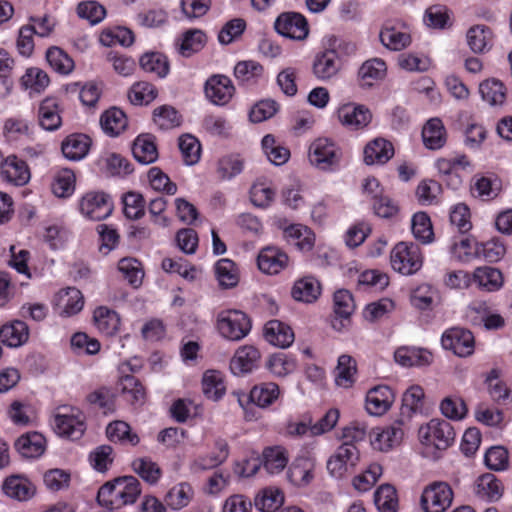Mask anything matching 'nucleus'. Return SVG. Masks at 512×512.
I'll use <instances>...</instances> for the list:
<instances>
[{"label":"nucleus","mask_w":512,"mask_h":512,"mask_svg":"<svg viewBox=\"0 0 512 512\" xmlns=\"http://www.w3.org/2000/svg\"><path fill=\"white\" fill-rule=\"evenodd\" d=\"M260 359V351L255 346H241L230 360V370L234 375L250 373L259 366Z\"/></svg>","instance_id":"f8f14e48"},{"label":"nucleus","mask_w":512,"mask_h":512,"mask_svg":"<svg viewBox=\"0 0 512 512\" xmlns=\"http://www.w3.org/2000/svg\"><path fill=\"white\" fill-rule=\"evenodd\" d=\"M2 490L5 495L18 501H27L35 493L33 484L18 475L7 477L3 482Z\"/></svg>","instance_id":"a878e982"},{"label":"nucleus","mask_w":512,"mask_h":512,"mask_svg":"<svg viewBox=\"0 0 512 512\" xmlns=\"http://www.w3.org/2000/svg\"><path fill=\"white\" fill-rule=\"evenodd\" d=\"M261 462L269 474H278L287 466V451L281 446L268 447L262 453Z\"/></svg>","instance_id":"58836bf2"},{"label":"nucleus","mask_w":512,"mask_h":512,"mask_svg":"<svg viewBox=\"0 0 512 512\" xmlns=\"http://www.w3.org/2000/svg\"><path fill=\"white\" fill-rule=\"evenodd\" d=\"M340 148L328 138H318L309 147L310 163L323 171H330L339 165Z\"/></svg>","instance_id":"39448f33"},{"label":"nucleus","mask_w":512,"mask_h":512,"mask_svg":"<svg viewBox=\"0 0 512 512\" xmlns=\"http://www.w3.org/2000/svg\"><path fill=\"white\" fill-rule=\"evenodd\" d=\"M341 68L338 53L333 49L317 54L313 61V74L321 81L335 77Z\"/></svg>","instance_id":"4468645a"},{"label":"nucleus","mask_w":512,"mask_h":512,"mask_svg":"<svg viewBox=\"0 0 512 512\" xmlns=\"http://www.w3.org/2000/svg\"><path fill=\"white\" fill-rule=\"evenodd\" d=\"M379 37L385 47L394 51H400L411 43V36L408 33L399 31L391 26H385L380 31Z\"/></svg>","instance_id":"8fccbe9b"},{"label":"nucleus","mask_w":512,"mask_h":512,"mask_svg":"<svg viewBox=\"0 0 512 512\" xmlns=\"http://www.w3.org/2000/svg\"><path fill=\"white\" fill-rule=\"evenodd\" d=\"M206 98L214 105L224 106L230 102L235 94V87L231 79L222 74L210 76L204 85Z\"/></svg>","instance_id":"9b49d317"},{"label":"nucleus","mask_w":512,"mask_h":512,"mask_svg":"<svg viewBox=\"0 0 512 512\" xmlns=\"http://www.w3.org/2000/svg\"><path fill=\"white\" fill-rule=\"evenodd\" d=\"M360 458L358 448L340 445L327 461V470L335 478H342L351 473Z\"/></svg>","instance_id":"1a4fd4ad"},{"label":"nucleus","mask_w":512,"mask_h":512,"mask_svg":"<svg viewBox=\"0 0 512 512\" xmlns=\"http://www.w3.org/2000/svg\"><path fill=\"white\" fill-rule=\"evenodd\" d=\"M29 339L28 325L20 320H15L0 328V341L11 348L24 345Z\"/></svg>","instance_id":"4be33fe9"},{"label":"nucleus","mask_w":512,"mask_h":512,"mask_svg":"<svg viewBox=\"0 0 512 512\" xmlns=\"http://www.w3.org/2000/svg\"><path fill=\"white\" fill-rule=\"evenodd\" d=\"M120 390L128 402L133 406H141L145 403L146 392L141 382L133 375H125L119 382Z\"/></svg>","instance_id":"a19ab883"},{"label":"nucleus","mask_w":512,"mask_h":512,"mask_svg":"<svg viewBox=\"0 0 512 512\" xmlns=\"http://www.w3.org/2000/svg\"><path fill=\"white\" fill-rule=\"evenodd\" d=\"M424 145L431 150L440 149L446 143V131L439 118H432L422 129Z\"/></svg>","instance_id":"2f4dec72"},{"label":"nucleus","mask_w":512,"mask_h":512,"mask_svg":"<svg viewBox=\"0 0 512 512\" xmlns=\"http://www.w3.org/2000/svg\"><path fill=\"white\" fill-rule=\"evenodd\" d=\"M394 357L397 363L406 367L428 365L432 360L429 351L414 347H400L395 351Z\"/></svg>","instance_id":"c9c22d12"},{"label":"nucleus","mask_w":512,"mask_h":512,"mask_svg":"<svg viewBox=\"0 0 512 512\" xmlns=\"http://www.w3.org/2000/svg\"><path fill=\"white\" fill-rule=\"evenodd\" d=\"M282 234L288 244L303 252L310 251L315 243L314 233L302 224L287 225L283 227Z\"/></svg>","instance_id":"f3484780"},{"label":"nucleus","mask_w":512,"mask_h":512,"mask_svg":"<svg viewBox=\"0 0 512 512\" xmlns=\"http://www.w3.org/2000/svg\"><path fill=\"white\" fill-rule=\"evenodd\" d=\"M284 497L279 489L265 488L255 497V507L261 512H275L283 504Z\"/></svg>","instance_id":"3c124183"},{"label":"nucleus","mask_w":512,"mask_h":512,"mask_svg":"<svg viewBox=\"0 0 512 512\" xmlns=\"http://www.w3.org/2000/svg\"><path fill=\"white\" fill-rule=\"evenodd\" d=\"M40 126L47 131L57 130L62 123L58 102L54 98L44 99L38 109Z\"/></svg>","instance_id":"cd10ccee"},{"label":"nucleus","mask_w":512,"mask_h":512,"mask_svg":"<svg viewBox=\"0 0 512 512\" xmlns=\"http://www.w3.org/2000/svg\"><path fill=\"white\" fill-rule=\"evenodd\" d=\"M44 437L39 433L22 435L15 441V448L26 458L40 456L44 452Z\"/></svg>","instance_id":"79ce46f5"},{"label":"nucleus","mask_w":512,"mask_h":512,"mask_svg":"<svg viewBox=\"0 0 512 512\" xmlns=\"http://www.w3.org/2000/svg\"><path fill=\"white\" fill-rule=\"evenodd\" d=\"M193 497V489L190 484L182 482L172 487L166 494L165 501L173 510L186 507Z\"/></svg>","instance_id":"09e8293b"},{"label":"nucleus","mask_w":512,"mask_h":512,"mask_svg":"<svg viewBox=\"0 0 512 512\" xmlns=\"http://www.w3.org/2000/svg\"><path fill=\"white\" fill-rule=\"evenodd\" d=\"M46 60L59 74L68 75L74 69L73 59L59 47H50L46 52Z\"/></svg>","instance_id":"603ef678"},{"label":"nucleus","mask_w":512,"mask_h":512,"mask_svg":"<svg viewBox=\"0 0 512 512\" xmlns=\"http://www.w3.org/2000/svg\"><path fill=\"white\" fill-rule=\"evenodd\" d=\"M79 208L86 218L101 221L112 213L113 202L104 192H88L81 198Z\"/></svg>","instance_id":"6e6552de"},{"label":"nucleus","mask_w":512,"mask_h":512,"mask_svg":"<svg viewBox=\"0 0 512 512\" xmlns=\"http://www.w3.org/2000/svg\"><path fill=\"white\" fill-rule=\"evenodd\" d=\"M116 494L120 500V507L133 504L141 494L140 482L134 476L117 478Z\"/></svg>","instance_id":"37998d69"},{"label":"nucleus","mask_w":512,"mask_h":512,"mask_svg":"<svg viewBox=\"0 0 512 512\" xmlns=\"http://www.w3.org/2000/svg\"><path fill=\"white\" fill-rule=\"evenodd\" d=\"M132 468L136 474L151 485L156 484L162 475V471L158 464L148 457L135 459L132 462Z\"/></svg>","instance_id":"6e6d98bb"},{"label":"nucleus","mask_w":512,"mask_h":512,"mask_svg":"<svg viewBox=\"0 0 512 512\" xmlns=\"http://www.w3.org/2000/svg\"><path fill=\"white\" fill-rule=\"evenodd\" d=\"M257 262L264 273L277 274L287 266L288 256L276 247H266L260 251Z\"/></svg>","instance_id":"412c9836"},{"label":"nucleus","mask_w":512,"mask_h":512,"mask_svg":"<svg viewBox=\"0 0 512 512\" xmlns=\"http://www.w3.org/2000/svg\"><path fill=\"white\" fill-rule=\"evenodd\" d=\"M390 262L394 271L409 276L421 269L423 254L418 245L411 242H399L391 251Z\"/></svg>","instance_id":"f257e3e1"},{"label":"nucleus","mask_w":512,"mask_h":512,"mask_svg":"<svg viewBox=\"0 0 512 512\" xmlns=\"http://www.w3.org/2000/svg\"><path fill=\"white\" fill-rule=\"evenodd\" d=\"M127 117L119 108L112 107L100 117V125L105 134L115 137L120 135L127 127Z\"/></svg>","instance_id":"473e14b6"},{"label":"nucleus","mask_w":512,"mask_h":512,"mask_svg":"<svg viewBox=\"0 0 512 512\" xmlns=\"http://www.w3.org/2000/svg\"><path fill=\"white\" fill-rule=\"evenodd\" d=\"M52 426L59 436L77 440L86 430L85 416L76 407L62 406L57 409Z\"/></svg>","instance_id":"f03ea898"},{"label":"nucleus","mask_w":512,"mask_h":512,"mask_svg":"<svg viewBox=\"0 0 512 512\" xmlns=\"http://www.w3.org/2000/svg\"><path fill=\"white\" fill-rule=\"evenodd\" d=\"M263 66L253 60L238 62L234 68L236 79L242 83L255 81L263 75Z\"/></svg>","instance_id":"338daca9"},{"label":"nucleus","mask_w":512,"mask_h":512,"mask_svg":"<svg viewBox=\"0 0 512 512\" xmlns=\"http://www.w3.org/2000/svg\"><path fill=\"white\" fill-rule=\"evenodd\" d=\"M91 139L85 134H72L62 143L63 155L73 161L83 159L89 152Z\"/></svg>","instance_id":"c85d7f7f"},{"label":"nucleus","mask_w":512,"mask_h":512,"mask_svg":"<svg viewBox=\"0 0 512 512\" xmlns=\"http://www.w3.org/2000/svg\"><path fill=\"white\" fill-rule=\"evenodd\" d=\"M356 361L350 355H341L336 368V383L342 387H350L355 380Z\"/></svg>","instance_id":"052dcab7"},{"label":"nucleus","mask_w":512,"mask_h":512,"mask_svg":"<svg viewBox=\"0 0 512 512\" xmlns=\"http://www.w3.org/2000/svg\"><path fill=\"white\" fill-rule=\"evenodd\" d=\"M445 350L452 351L458 357H468L474 353L475 340L471 331L461 327L447 329L441 337Z\"/></svg>","instance_id":"0eeeda50"},{"label":"nucleus","mask_w":512,"mask_h":512,"mask_svg":"<svg viewBox=\"0 0 512 512\" xmlns=\"http://www.w3.org/2000/svg\"><path fill=\"white\" fill-rule=\"evenodd\" d=\"M411 229L414 237L423 244H428L433 241V228L430 218L426 213L418 212L413 215Z\"/></svg>","instance_id":"bf43d9fd"},{"label":"nucleus","mask_w":512,"mask_h":512,"mask_svg":"<svg viewBox=\"0 0 512 512\" xmlns=\"http://www.w3.org/2000/svg\"><path fill=\"white\" fill-rule=\"evenodd\" d=\"M339 121L350 128L358 129L367 126L372 118L371 112L363 105L348 103L338 109Z\"/></svg>","instance_id":"dca6fc26"},{"label":"nucleus","mask_w":512,"mask_h":512,"mask_svg":"<svg viewBox=\"0 0 512 512\" xmlns=\"http://www.w3.org/2000/svg\"><path fill=\"white\" fill-rule=\"evenodd\" d=\"M106 434L112 442L129 443L133 446L139 443L137 434L132 433L129 424L124 421H114L106 428Z\"/></svg>","instance_id":"13d9d810"},{"label":"nucleus","mask_w":512,"mask_h":512,"mask_svg":"<svg viewBox=\"0 0 512 512\" xmlns=\"http://www.w3.org/2000/svg\"><path fill=\"white\" fill-rule=\"evenodd\" d=\"M245 160L239 154H228L218 159L216 163V177L219 181H230L244 169Z\"/></svg>","instance_id":"bb28decb"},{"label":"nucleus","mask_w":512,"mask_h":512,"mask_svg":"<svg viewBox=\"0 0 512 512\" xmlns=\"http://www.w3.org/2000/svg\"><path fill=\"white\" fill-rule=\"evenodd\" d=\"M215 274L220 286L224 288H232L239 282L238 269L230 259L218 260L215 264Z\"/></svg>","instance_id":"de8ad7c7"},{"label":"nucleus","mask_w":512,"mask_h":512,"mask_svg":"<svg viewBox=\"0 0 512 512\" xmlns=\"http://www.w3.org/2000/svg\"><path fill=\"white\" fill-rule=\"evenodd\" d=\"M128 96L134 105L149 104L156 98L157 90L151 83L141 81L132 85Z\"/></svg>","instance_id":"0e129e2a"},{"label":"nucleus","mask_w":512,"mask_h":512,"mask_svg":"<svg viewBox=\"0 0 512 512\" xmlns=\"http://www.w3.org/2000/svg\"><path fill=\"white\" fill-rule=\"evenodd\" d=\"M467 44L474 53H485L492 47V31L485 25L472 26L467 31Z\"/></svg>","instance_id":"f704fd0d"},{"label":"nucleus","mask_w":512,"mask_h":512,"mask_svg":"<svg viewBox=\"0 0 512 512\" xmlns=\"http://www.w3.org/2000/svg\"><path fill=\"white\" fill-rule=\"evenodd\" d=\"M223 375L217 370H208L202 378V391L211 400H219L225 393Z\"/></svg>","instance_id":"c03bdc74"},{"label":"nucleus","mask_w":512,"mask_h":512,"mask_svg":"<svg viewBox=\"0 0 512 512\" xmlns=\"http://www.w3.org/2000/svg\"><path fill=\"white\" fill-rule=\"evenodd\" d=\"M52 192L59 198L71 196L75 190V174L70 169H62L56 173L51 184Z\"/></svg>","instance_id":"5fc2aeb1"},{"label":"nucleus","mask_w":512,"mask_h":512,"mask_svg":"<svg viewBox=\"0 0 512 512\" xmlns=\"http://www.w3.org/2000/svg\"><path fill=\"white\" fill-rule=\"evenodd\" d=\"M419 439L426 446L445 450L453 443L455 431L448 421L436 418L420 427Z\"/></svg>","instance_id":"20e7f679"},{"label":"nucleus","mask_w":512,"mask_h":512,"mask_svg":"<svg viewBox=\"0 0 512 512\" xmlns=\"http://www.w3.org/2000/svg\"><path fill=\"white\" fill-rule=\"evenodd\" d=\"M290 481L297 486H305L313 479V464L307 459L296 460L288 471Z\"/></svg>","instance_id":"680f3d73"},{"label":"nucleus","mask_w":512,"mask_h":512,"mask_svg":"<svg viewBox=\"0 0 512 512\" xmlns=\"http://www.w3.org/2000/svg\"><path fill=\"white\" fill-rule=\"evenodd\" d=\"M0 176L11 185L23 186L30 180V171L25 161L16 156H8L3 163Z\"/></svg>","instance_id":"2eb2a0df"},{"label":"nucleus","mask_w":512,"mask_h":512,"mask_svg":"<svg viewBox=\"0 0 512 512\" xmlns=\"http://www.w3.org/2000/svg\"><path fill=\"white\" fill-rule=\"evenodd\" d=\"M479 92L482 99L491 106H501L506 101L507 89L498 79L491 78L481 82Z\"/></svg>","instance_id":"e433bc0d"},{"label":"nucleus","mask_w":512,"mask_h":512,"mask_svg":"<svg viewBox=\"0 0 512 512\" xmlns=\"http://www.w3.org/2000/svg\"><path fill=\"white\" fill-rule=\"evenodd\" d=\"M279 395V386L273 382H266L254 386L250 391L249 399L258 407L266 408L272 405Z\"/></svg>","instance_id":"ea45409f"},{"label":"nucleus","mask_w":512,"mask_h":512,"mask_svg":"<svg viewBox=\"0 0 512 512\" xmlns=\"http://www.w3.org/2000/svg\"><path fill=\"white\" fill-rule=\"evenodd\" d=\"M374 503L379 512H397L399 503L396 489L390 484L381 485L374 493Z\"/></svg>","instance_id":"49530a36"},{"label":"nucleus","mask_w":512,"mask_h":512,"mask_svg":"<svg viewBox=\"0 0 512 512\" xmlns=\"http://www.w3.org/2000/svg\"><path fill=\"white\" fill-rule=\"evenodd\" d=\"M401 426L403 425L399 424L397 420L391 426L382 429H375L373 431V438L371 439V445L373 448L379 451H388L398 445L404 435V431Z\"/></svg>","instance_id":"aec40b11"},{"label":"nucleus","mask_w":512,"mask_h":512,"mask_svg":"<svg viewBox=\"0 0 512 512\" xmlns=\"http://www.w3.org/2000/svg\"><path fill=\"white\" fill-rule=\"evenodd\" d=\"M291 293L295 300L311 303L320 295V284L314 278L306 277L294 284Z\"/></svg>","instance_id":"a18cd8bd"},{"label":"nucleus","mask_w":512,"mask_h":512,"mask_svg":"<svg viewBox=\"0 0 512 512\" xmlns=\"http://www.w3.org/2000/svg\"><path fill=\"white\" fill-rule=\"evenodd\" d=\"M472 283H476L478 288L487 292L499 290L503 285V276L500 270L483 266L474 270L471 275Z\"/></svg>","instance_id":"393cba45"},{"label":"nucleus","mask_w":512,"mask_h":512,"mask_svg":"<svg viewBox=\"0 0 512 512\" xmlns=\"http://www.w3.org/2000/svg\"><path fill=\"white\" fill-rule=\"evenodd\" d=\"M424 395V390L419 385H413L404 392L399 424L405 425L414 414L422 410Z\"/></svg>","instance_id":"6ab92c4d"},{"label":"nucleus","mask_w":512,"mask_h":512,"mask_svg":"<svg viewBox=\"0 0 512 512\" xmlns=\"http://www.w3.org/2000/svg\"><path fill=\"white\" fill-rule=\"evenodd\" d=\"M58 307L63 316H73L79 313L84 306V298L81 291L74 287H69L58 293Z\"/></svg>","instance_id":"c756f323"},{"label":"nucleus","mask_w":512,"mask_h":512,"mask_svg":"<svg viewBox=\"0 0 512 512\" xmlns=\"http://www.w3.org/2000/svg\"><path fill=\"white\" fill-rule=\"evenodd\" d=\"M134 158L141 164H151L158 158L154 137L150 134L139 135L132 146Z\"/></svg>","instance_id":"7c9ffc66"},{"label":"nucleus","mask_w":512,"mask_h":512,"mask_svg":"<svg viewBox=\"0 0 512 512\" xmlns=\"http://www.w3.org/2000/svg\"><path fill=\"white\" fill-rule=\"evenodd\" d=\"M118 270L124 278L134 287L142 283L144 272L141 263L135 258H123L118 263Z\"/></svg>","instance_id":"69168bd1"},{"label":"nucleus","mask_w":512,"mask_h":512,"mask_svg":"<svg viewBox=\"0 0 512 512\" xmlns=\"http://www.w3.org/2000/svg\"><path fill=\"white\" fill-rule=\"evenodd\" d=\"M394 400L395 395L390 387L386 385L375 386L366 395V410L370 415H383L391 408Z\"/></svg>","instance_id":"ddd939ff"},{"label":"nucleus","mask_w":512,"mask_h":512,"mask_svg":"<svg viewBox=\"0 0 512 512\" xmlns=\"http://www.w3.org/2000/svg\"><path fill=\"white\" fill-rule=\"evenodd\" d=\"M274 27L279 34L293 40H304L309 34L306 18L297 12L280 14L274 23Z\"/></svg>","instance_id":"9d476101"},{"label":"nucleus","mask_w":512,"mask_h":512,"mask_svg":"<svg viewBox=\"0 0 512 512\" xmlns=\"http://www.w3.org/2000/svg\"><path fill=\"white\" fill-rule=\"evenodd\" d=\"M217 328L223 338L230 341H240L249 334L251 321L240 310L222 311L217 317Z\"/></svg>","instance_id":"7ed1b4c3"},{"label":"nucleus","mask_w":512,"mask_h":512,"mask_svg":"<svg viewBox=\"0 0 512 512\" xmlns=\"http://www.w3.org/2000/svg\"><path fill=\"white\" fill-rule=\"evenodd\" d=\"M261 145L268 160L274 165L280 166L288 161L290 151L286 147L277 144L273 135H265L262 139Z\"/></svg>","instance_id":"864d4df0"},{"label":"nucleus","mask_w":512,"mask_h":512,"mask_svg":"<svg viewBox=\"0 0 512 512\" xmlns=\"http://www.w3.org/2000/svg\"><path fill=\"white\" fill-rule=\"evenodd\" d=\"M264 338L271 345L287 348L294 342V333L291 327L279 320H270L264 326Z\"/></svg>","instance_id":"a211bd4d"},{"label":"nucleus","mask_w":512,"mask_h":512,"mask_svg":"<svg viewBox=\"0 0 512 512\" xmlns=\"http://www.w3.org/2000/svg\"><path fill=\"white\" fill-rule=\"evenodd\" d=\"M206 44V36L199 29H192L184 33L182 43L180 45V53L189 57L193 53L200 51Z\"/></svg>","instance_id":"e2e57ef3"},{"label":"nucleus","mask_w":512,"mask_h":512,"mask_svg":"<svg viewBox=\"0 0 512 512\" xmlns=\"http://www.w3.org/2000/svg\"><path fill=\"white\" fill-rule=\"evenodd\" d=\"M503 485L492 473L478 477L475 483V494L478 498L488 502L499 500L503 494Z\"/></svg>","instance_id":"b1692460"},{"label":"nucleus","mask_w":512,"mask_h":512,"mask_svg":"<svg viewBox=\"0 0 512 512\" xmlns=\"http://www.w3.org/2000/svg\"><path fill=\"white\" fill-rule=\"evenodd\" d=\"M453 500V491L445 482L428 485L421 496V506L425 512H445Z\"/></svg>","instance_id":"423d86ee"},{"label":"nucleus","mask_w":512,"mask_h":512,"mask_svg":"<svg viewBox=\"0 0 512 512\" xmlns=\"http://www.w3.org/2000/svg\"><path fill=\"white\" fill-rule=\"evenodd\" d=\"M140 67L149 73H155L158 77L164 78L169 72V63L161 53H145L139 60Z\"/></svg>","instance_id":"4d7b16f0"},{"label":"nucleus","mask_w":512,"mask_h":512,"mask_svg":"<svg viewBox=\"0 0 512 512\" xmlns=\"http://www.w3.org/2000/svg\"><path fill=\"white\" fill-rule=\"evenodd\" d=\"M49 82L50 79L47 73L37 67L28 68L21 77V84L35 92L43 91L49 85Z\"/></svg>","instance_id":"774afa93"},{"label":"nucleus","mask_w":512,"mask_h":512,"mask_svg":"<svg viewBox=\"0 0 512 512\" xmlns=\"http://www.w3.org/2000/svg\"><path fill=\"white\" fill-rule=\"evenodd\" d=\"M387 72L386 63L380 58H372L365 61L358 71L362 86H372L375 82L385 78Z\"/></svg>","instance_id":"72a5a7b5"},{"label":"nucleus","mask_w":512,"mask_h":512,"mask_svg":"<svg viewBox=\"0 0 512 512\" xmlns=\"http://www.w3.org/2000/svg\"><path fill=\"white\" fill-rule=\"evenodd\" d=\"M94 323L96 328L106 336H113L119 331L120 317L107 307H98L94 311Z\"/></svg>","instance_id":"4c0bfd02"},{"label":"nucleus","mask_w":512,"mask_h":512,"mask_svg":"<svg viewBox=\"0 0 512 512\" xmlns=\"http://www.w3.org/2000/svg\"><path fill=\"white\" fill-rule=\"evenodd\" d=\"M393 155V145L383 138L372 140L364 149V161L367 165L385 164Z\"/></svg>","instance_id":"5701e85b"}]
</instances>
